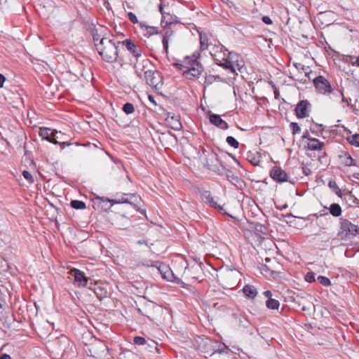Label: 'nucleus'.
<instances>
[{
  "instance_id": "48",
  "label": "nucleus",
  "mask_w": 359,
  "mask_h": 359,
  "mask_svg": "<svg viewBox=\"0 0 359 359\" xmlns=\"http://www.w3.org/2000/svg\"><path fill=\"white\" fill-rule=\"evenodd\" d=\"M72 144H73V143L70 142H60L59 143V145H60L61 149H64L66 147L70 146Z\"/></svg>"
},
{
  "instance_id": "35",
  "label": "nucleus",
  "mask_w": 359,
  "mask_h": 359,
  "mask_svg": "<svg viewBox=\"0 0 359 359\" xmlns=\"http://www.w3.org/2000/svg\"><path fill=\"white\" fill-rule=\"evenodd\" d=\"M316 127L317 129L311 128L310 130L312 133L315 134L316 135H318L319 133H322L323 131L325 130V126L323 124H318L316 123Z\"/></svg>"
},
{
  "instance_id": "61",
  "label": "nucleus",
  "mask_w": 359,
  "mask_h": 359,
  "mask_svg": "<svg viewBox=\"0 0 359 359\" xmlns=\"http://www.w3.org/2000/svg\"><path fill=\"white\" fill-rule=\"evenodd\" d=\"M353 177L354 179L359 181V172L353 173Z\"/></svg>"
},
{
  "instance_id": "18",
  "label": "nucleus",
  "mask_w": 359,
  "mask_h": 359,
  "mask_svg": "<svg viewBox=\"0 0 359 359\" xmlns=\"http://www.w3.org/2000/svg\"><path fill=\"white\" fill-rule=\"evenodd\" d=\"M175 22H177V17L169 13H166L162 16L161 25L163 27L166 28L168 25L175 23Z\"/></svg>"
},
{
  "instance_id": "62",
  "label": "nucleus",
  "mask_w": 359,
  "mask_h": 359,
  "mask_svg": "<svg viewBox=\"0 0 359 359\" xmlns=\"http://www.w3.org/2000/svg\"><path fill=\"white\" fill-rule=\"evenodd\" d=\"M354 64L356 65V67H359V55L356 57V59L354 61Z\"/></svg>"
},
{
  "instance_id": "5",
  "label": "nucleus",
  "mask_w": 359,
  "mask_h": 359,
  "mask_svg": "<svg viewBox=\"0 0 359 359\" xmlns=\"http://www.w3.org/2000/svg\"><path fill=\"white\" fill-rule=\"evenodd\" d=\"M106 201L111 203V205L120 203H128L134 209L141 213H145V210H141L139 205L142 200L141 198L136 194H123L120 196H116L114 199H106Z\"/></svg>"
},
{
  "instance_id": "40",
  "label": "nucleus",
  "mask_w": 359,
  "mask_h": 359,
  "mask_svg": "<svg viewBox=\"0 0 359 359\" xmlns=\"http://www.w3.org/2000/svg\"><path fill=\"white\" fill-rule=\"evenodd\" d=\"M292 134L295 135L300 132L301 129L297 123L292 122L290 125Z\"/></svg>"
},
{
  "instance_id": "30",
  "label": "nucleus",
  "mask_w": 359,
  "mask_h": 359,
  "mask_svg": "<svg viewBox=\"0 0 359 359\" xmlns=\"http://www.w3.org/2000/svg\"><path fill=\"white\" fill-rule=\"evenodd\" d=\"M71 207L76 210H83L86 208V203L82 201L73 200L70 203Z\"/></svg>"
},
{
  "instance_id": "50",
  "label": "nucleus",
  "mask_w": 359,
  "mask_h": 359,
  "mask_svg": "<svg viewBox=\"0 0 359 359\" xmlns=\"http://www.w3.org/2000/svg\"><path fill=\"white\" fill-rule=\"evenodd\" d=\"M328 186L333 189H336L338 187L335 181H330L328 183Z\"/></svg>"
},
{
  "instance_id": "47",
  "label": "nucleus",
  "mask_w": 359,
  "mask_h": 359,
  "mask_svg": "<svg viewBox=\"0 0 359 359\" xmlns=\"http://www.w3.org/2000/svg\"><path fill=\"white\" fill-rule=\"evenodd\" d=\"M168 42H169V40H168V39H163V40H162L163 49L166 53H168Z\"/></svg>"
},
{
  "instance_id": "60",
  "label": "nucleus",
  "mask_w": 359,
  "mask_h": 359,
  "mask_svg": "<svg viewBox=\"0 0 359 359\" xmlns=\"http://www.w3.org/2000/svg\"><path fill=\"white\" fill-rule=\"evenodd\" d=\"M158 8H159V11H160V13H161L162 16L163 15V14H165V13H166V12H165V11H164V10H163V5H162V4H160V5H159Z\"/></svg>"
},
{
  "instance_id": "64",
  "label": "nucleus",
  "mask_w": 359,
  "mask_h": 359,
  "mask_svg": "<svg viewBox=\"0 0 359 359\" xmlns=\"http://www.w3.org/2000/svg\"><path fill=\"white\" fill-rule=\"evenodd\" d=\"M135 73L137 75V76H139L140 78H142V73L140 72L137 69L135 71Z\"/></svg>"
},
{
  "instance_id": "56",
  "label": "nucleus",
  "mask_w": 359,
  "mask_h": 359,
  "mask_svg": "<svg viewBox=\"0 0 359 359\" xmlns=\"http://www.w3.org/2000/svg\"><path fill=\"white\" fill-rule=\"evenodd\" d=\"M148 99H149V100L151 103H153L155 106L156 105V101H155V99H154V96H152V95H149L148 96Z\"/></svg>"
},
{
  "instance_id": "52",
  "label": "nucleus",
  "mask_w": 359,
  "mask_h": 359,
  "mask_svg": "<svg viewBox=\"0 0 359 359\" xmlns=\"http://www.w3.org/2000/svg\"><path fill=\"white\" fill-rule=\"evenodd\" d=\"M302 170H303V173L306 176L309 175L311 173V169L307 167H303Z\"/></svg>"
},
{
  "instance_id": "53",
  "label": "nucleus",
  "mask_w": 359,
  "mask_h": 359,
  "mask_svg": "<svg viewBox=\"0 0 359 359\" xmlns=\"http://www.w3.org/2000/svg\"><path fill=\"white\" fill-rule=\"evenodd\" d=\"M5 81L6 77L2 74H0V88H3Z\"/></svg>"
},
{
  "instance_id": "8",
  "label": "nucleus",
  "mask_w": 359,
  "mask_h": 359,
  "mask_svg": "<svg viewBox=\"0 0 359 359\" xmlns=\"http://www.w3.org/2000/svg\"><path fill=\"white\" fill-rule=\"evenodd\" d=\"M270 177L277 183L288 182V175L280 167L273 166L270 172Z\"/></svg>"
},
{
  "instance_id": "22",
  "label": "nucleus",
  "mask_w": 359,
  "mask_h": 359,
  "mask_svg": "<svg viewBox=\"0 0 359 359\" xmlns=\"http://www.w3.org/2000/svg\"><path fill=\"white\" fill-rule=\"evenodd\" d=\"M200 50L203 51L208 48V37L206 33L199 32Z\"/></svg>"
},
{
  "instance_id": "20",
  "label": "nucleus",
  "mask_w": 359,
  "mask_h": 359,
  "mask_svg": "<svg viewBox=\"0 0 359 359\" xmlns=\"http://www.w3.org/2000/svg\"><path fill=\"white\" fill-rule=\"evenodd\" d=\"M243 292L245 297L250 299H254L257 295V290L256 287L251 285H246L243 288Z\"/></svg>"
},
{
  "instance_id": "33",
  "label": "nucleus",
  "mask_w": 359,
  "mask_h": 359,
  "mask_svg": "<svg viewBox=\"0 0 359 359\" xmlns=\"http://www.w3.org/2000/svg\"><path fill=\"white\" fill-rule=\"evenodd\" d=\"M317 280H318V282L323 285V286H329L331 285V281L330 280L325 277V276H319L318 278H317Z\"/></svg>"
},
{
  "instance_id": "9",
  "label": "nucleus",
  "mask_w": 359,
  "mask_h": 359,
  "mask_svg": "<svg viewBox=\"0 0 359 359\" xmlns=\"http://www.w3.org/2000/svg\"><path fill=\"white\" fill-rule=\"evenodd\" d=\"M121 43L137 59L141 57L142 53L141 47L135 43L130 39H127L121 41Z\"/></svg>"
},
{
  "instance_id": "49",
  "label": "nucleus",
  "mask_w": 359,
  "mask_h": 359,
  "mask_svg": "<svg viewBox=\"0 0 359 359\" xmlns=\"http://www.w3.org/2000/svg\"><path fill=\"white\" fill-rule=\"evenodd\" d=\"M262 21L266 25H271L273 22L272 20L269 16L262 17Z\"/></svg>"
},
{
  "instance_id": "3",
  "label": "nucleus",
  "mask_w": 359,
  "mask_h": 359,
  "mask_svg": "<svg viewBox=\"0 0 359 359\" xmlns=\"http://www.w3.org/2000/svg\"><path fill=\"white\" fill-rule=\"evenodd\" d=\"M199 55L198 53H194L191 56L184 57L183 67L186 69L183 71V76L186 79L190 80L196 79L203 71L202 65L197 60Z\"/></svg>"
},
{
  "instance_id": "23",
  "label": "nucleus",
  "mask_w": 359,
  "mask_h": 359,
  "mask_svg": "<svg viewBox=\"0 0 359 359\" xmlns=\"http://www.w3.org/2000/svg\"><path fill=\"white\" fill-rule=\"evenodd\" d=\"M247 160L253 165H259L260 163V156L258 154L249 151L247 154Z\"/></svg>"
},
{
  "instance_id": "28",
  "label": "nucleus",
  "mask_w": 359,
  "mask_h": 359,
  "mask_svg": "<svg viewBox=\"0 0 359 359\" xmlns=\"http://www.w3.org/2000/svg\"><path fill=\"white\" fill-rule=\"evenodd\" d=\"M93 291L96 297L100 299H102L107 297V291L100 286L95 285L93 289Z\"/></svg>"
},
{
  "instance_id": "7",
  "label": "nucleus",
  "mask_w": 359,
  "mask_h": 359,
  "mask_svg": "<svg viewBox=\"0 0 359 359\" xmlns=\"http://www.w3.org/2000/svg\"><path fill=\"white\" fill-rule=\"evenodd\" d=\"M340 231L339 235H344L346 237H354L359 235V226L351 223L348 219H340Z\"/></svg>"
},
{
  "instance_id": "12",
  "label": "nucleus",
  "mask_w": 359,
  "mask_h": 359,
  "mask_svg": "<svg viewBox=\"0 0 359 359\" xmlns=\"http://www.w3.org/2000/svg\"><path fill=\"white\" fill-rule=\"evenodd\" d=\"M155 309H157V305L154 302L149 301L144 304L142 308H137V312L151 319Z\"/></svg>"
},
{
  "instance_id": "38",
  "label": "nucleus",
  "mask_w": 359,
  "mask_h": 359,
  "mask_svg": "<svg viewBox=\"0 0 359 359\" xmlns=\"http://www.w3.org/2000/svg\"><path fill=\"white\" fill-rule=\"evenodd\" d=\"M158 264V261H152L149 259L144 260L142 264L147 267H155L156 268Z\"/></svg>"
},
{
  "instance_id": "59",
  "label": "nucleus",
  "mask_w": 359,
  "mask_h": 359,
  "mask_svg": "<svg viewBox=\"0 0 359 359\" xmlns=\"http://www.w3.org/2000/svg\"><path fill=\"white\" fill-rule=\"evenodd\" d=\"M334 191L336 193V194L339 196V197H341V189L339 188V187L334 189Z\"/></svg>"
},
{
  "instance_id": "14",
  "label": "nucleus",
  "mask_w": 359,
  "mask_h": 359,
  "mask_svg": "<svg viewBox=\"0 0 359 359\" xmlns=\"http://www.w3.org/2000/svg\"><path fill=\"white\" fill-rule=\"evenodd\" d=\"M72 274L74 278V281L78 283L79 286H87L89 278L85 276V273L77 269H74L72 270Z\"/></svg>"
},
{
  "instance_id": "6",
  "label": "nucleus",
  "mask_w": 359,
  "mask_h": 359,
  "mask_svg": "<svg viewBox=\"0 0 359 359\" xmlns=\"http://www.w3.org/2000/svg\"><path fill=\"white\" fill-rule=\"evenodd\" d=\"M239 55L236 53H229V58H222V60L215 59L216 63L226 69H229L232 73L236 72V68L239 71L243 67V61L238 60Z\"/></svg>"
},
{
  "instance_id": "25",
  "label": "nucleus",
  "mask_w": 359,
  "mask_h": 359,
  "mask_svg": "<svg viewBox=\"0 0 359 359\" xmlns=\"http://www.w3.org/2000/svg\"><path fill=\"white\" fill-rule=\"evenodd\" d=\"M342 162L346 166H355L356 165V161L351 157L348 153H345L343 156H341Z\"/></svg>"
},
{
  "instance_id": "36",
  "label": "nucleus",
  "mask_w": 359,
  "mask_h": 359,
  "mask_svg": "<svg viewBox=\"0 0 359 359\" xmlns=\"http://www.w3.org/2000/svg\"><path fill=\"white\" fill-rule=\"evenodd\" d=\"M356 59V57L353 55H344L342 58V61L345 63H349L351 64L353 66H356L355 64H354V61Z\"/></svg>"
},
{
  "instance_id": "43",
  "label": "nucleus",
  "mask_w": 359,
  "mask_h": 359,
  "mask_svg": "<svg viewBox=\"0 0 359 359\" xmlns=\"http://www.w3.org/2000/svg\"><path fill=\"white\" fill-rule=\"evenodd\" d=\"M174 32L170 28H166L163 39H165L170 40L172 36L173 35Z\"/></svg>"
},
{
  "instance_id": "21",
  "label": "nucleus",
  "mask_w": 359,
  "mask_h": 359,
  "mask_svg": "<svg viewBox=\"0 0 359 359\" xmlns=\"http://www.w3.org/2000/svg\"><path fill=\"white\" fill-rule=\"evenodd\" d=\"M57 133V130L50 131L48 128H40L39 134L43 140L49 141L50 137H54Z\"/></svg>"
},
{
  "instance_id": "19",
  "label": "nucleus",
  "mask_w": 359,
  "mask_h": 359,
  "mask_svg": "<svg viewBox=\"0 0 359 359\" xmlns=\"http://www.w3.org/2000/svg\"><path fill=\"white\" fill-rule=\"evenodd\" d=\"M226 179L232 184L236 187H242V185L244 184L243 180L241 177L235 175L230 170H228V172L226 173Z\"/></svg>"
},
{
  "instance_id": "1",
  "label": "nucleus",
  "mask_w": 359,
  "mask_h": 359,
  "mask_svg": "<svg viewBox=\"0 0 359 359\" xmlns=\"http://www.w3.org/2000/svg\"><path fill=\"white\" fill-rule=\"evenodd\" d=\"M118 44L121 41H116L114 36L111 35V37L103 36L100 43H95V48L104 61L111 63L117 60Z\"/></svg>"
},
{
  "instance_id": "17",
  "label": "nucleus",
  "mask_w": 359,
  "mask_h": 359,
  "mask_svg": "<svg viewBox=\"0 0 359 359\" xmlns=\"http://www.w3.org/2000/svg\"><path fill=\"white\" fill-rule=\"evenodd\" d=\"M325 144L316 138L309 139L306 148L311 151H320L323 149Z\"/></svg>"
},
{
  "instance_id": "2",
  "label": "nucleus",
  "mask_w": 359,
  "mask_h": 359,
  "mask_svg": "<svg viewBox=\"0 0 359 359\" xmlns=\"http://www.w3.org/2000/svg\"><path fill=\"white\" fill-rule=\"evenodd\" d=\"M141 72H143L144 80L148 86L156 91L162 88L163 81L161 73L149 59L142 61Z\"/></svg>"
},
{
  "instance_id": "10",
  "label": "nucleus",
  "mask_w": 359,
  "mask_h": 359,
  "mask_svg": "<svg viewBox=\"0 0 359 359\" xmlns=\"http://www.w3.org/2000/svg\"><path fill=\"white\" fill-rule=\"evenodd\" d=\"M137 32L143 36L149 38L152 35L158 33V28L154 26H149L144 22H140L137 25Z\"/></svg>"
},
{
  "instance_id": "41",
  "label": "nucleus",
  "mask_w": 359,
  "mask_h": 359,
  "mask_svg": "<svg viewBox=\"0 0 359 359\" xmlns=\"http://www.w3.org/2000/svg\"><path fill=\"white\" fill-rule=\"evenodd\" d=\"M133 342L136 345L141 346L146 344V339L142 337L137 336L134 338Z\"/></svg>"
},
{
  "instance_id": "15",
  "label": "nucleus",
  "mask_w": 359,
  "mask_h": 359,
  "mask_svg": "<svg viewBox=\"0 0 359 359\" xmlns=\"http://www.w3.org/2000/svg\"><path fill=\"white\" fill-rule=\"evenodd\" d=\"M210 122L215 126L222 129L226 130L229 128L228 123L224 121L221 116L216 114H211L209 116Z\"/></svg>"
},
{
  "instance_id": "4",
  "label": "nucleus",
  "mask_w": 359,
  "mask_h": 359,
  "mask_svg": "<svg viewBox=\"0 0 359 359\" xmlns=\"http://www.w3.org/2000/svg\"><path fill=\"white\" fill-rule=\"evenodd\" d=\"M313 85L316 90L323 95L329 94L336 98L343 95V92L332 87L330 81L323 76H318L313 79Z\"/></svg>"
},
{
  "instance_id": "31",
  "label": "nucleus",
  "mask_w": 359,
  "mask_h": 359,
  "mask_svg": "<svg viewBox=\"0 0 359 359\" xmlns=\"http://www.w3.org/2000/svg\"><path fill=\"white\" fill-rule=\"evenodd\" d=\"M123 111L126 114H133L135 111V107L134 105L130 102L126 103L123 107Z\"/></svg>"
},
{
  "instance_id": "13",
  "label": "nucleus",
  "mask_w": 359,
  "mask_h": 359,
  "mask_svg": "<svg viewBox=\"0 0 359 359\" xmlns=\"http://www.w3.org/2000/svg\"><path fill=\"white\" fill-rule=\"evenodd\" d=\"M201 197L203 201L209 204L211 207L218 210L219 212L224 210L223 208L218 205L217 202L214 200L210 191H204L201 194Z\"/></svg>"
},
{
  "instance_id": "37",
  "label": "nucleus",
  "mask_w": 359,
  "mask_h": 359,
  "mask_svg": "<svg viewBox=\"0 0 359 359\" xmlns=\"http://www.w3.org/2000/svg\"><path fill=\"white\" fill-rule=\"evenodd\" d=\"M22 175L25 177V179L27 180L29 184H32L34 182L32 175L29 171L24 170L22 172Z\"/></svg>"
},
{
  "instance_id": "51",
  "label": "nucleus",
  "mask_w": 359,
  "mask_h": 359,
  "mask_svg": "<svg viewBox=\"0 0 359 359\" xmlns=\"http://www.w3.org/2000/svg\"><path fill=\"white\" fill-rule=\"evenodd\" d=\"M302 140H307L309 141V139H312L313 137H311L309 135V133L308 130H306V132H304V133L303 134L302 137Z\"/></svg>"
},
{
  "instance_id": "16",
  "label": "nucleus",
  "mask_w": 359,
  "mask_h": 359,
  "mask_svg": "<svg viewBox=\"0 0 359 359\" xmlns=\"http://www.w3.org/2000/svg\"><path fill=\"white\" fill-rule=\"evenodd\" d=\"M165 121L168 126L175 130H180L182 128V125L177 116L169 114Z\"/></svg>"
},
{
  "instance_id": "24",
  "label": "nucleus",
  "mask_w": 359,
  "mask_h": 359,
  "mask_svg": "<svg viewBox=\"0 0 359 359\" xmlns=\"http://www.w3.org/2000/svg\"><path fill=\"white\" fill-rule=\"evenodd\" d=\"M330 213L335 217H339L342 213L341 206L338 203H332L329 208Z\"/></svg>"
},
{
  "instance_id": "11",
  "label": "nucleus",
  "mask_w": 359,
  "mask_h": 359,
  "mask_svg": "<svg viewBox=\"0 0 359 359\" xmlns=\"http://www.w3.org/2000/svg\"><path fill=\"white\" fill-rule=\"evenodd\" d=\"M310 106V103L306 100L299 101L295 108L297 117L304 118L309 116V108Z\"/></svg>"
},
{
  "instance_id": "42",
  "label": "nucleus",
  "mask_w": 359,
  "mask_h": 359,
  "mask_svg": "<svg viewBox=\"0 0 359 359\" xmlns=\"http://www.w3.org/2000/svg\"><path fill=\"white\" fill-rule=\"evenodd\" d=\"M127 15H128V18L132 23L137 24L139 25L140 22H139L138 19H137V16L135 15V14H134L132 12H129V13H128Z\"/></svg>"
},
{
  "instance_id": "63",
  "label": "nucleus",
  "mask_w": 359,
  "mask_h": 359,
  "mask_svg": "<svg viewBox=\"0 0 359 359\" xmlns=\"http://www.w3.org/2000/svg\"><path fill=\"white\" fill-rule=\"evenodd\" d=\"M137 243L140 245L147 244V241L144 240H140L137 241Z\"/></svg>"
},
{
  "instance_id": "27",
  "label": "nucleus",
  "mask_w": 359,
  "mask_h": 359,
  "mask_svg": "<svg viewBox=\"0 0 359 359\" xmlns=\"http://www.w3.org/2000/svg\"><path fill=\"white\" fill-rule=\"evenodd\" d=\"M346 140L351 145L359 147V134H351L346 137Z\"/></svg>"
},
{
  "instance_id": "57",
  "label": "nucleus",
  "mask_w": 359,
  "mask_h": 359,
  "mask_svg": "<svg viewBox=\"0 0 359 359\" xmlns=\"http://www.w3.org/2000/svg\"><path fill=\"white\" fill-rule=\"evenodd\" d=\"M49 142H51L54 144H59L60 142H58L56 139H55L53 137H50V140L48 141Z\"/></svg>"
},
{
  "instance_id": "29",
  "label": "nucleus",
  "mask_w": 359,
  "mask_h": 359,
  "mask_svg": "<svg viewBox=\"0 0 359 359\" xmlns=\"http://www.w3.org/2000/svg\"><path fill=\"white\" fill-rule=\"evenodd\" d=\"M266 306L269 309H278L280 306V303L277 299L269 298L266 302Z\"/></svg>"
},
{
  "instance_id": "54",
  "label": "nucleus",
  "mask_w": 359,
  "mask_h": 359,
  "mask_svg": "<svg viewBox=\"0 0 359 359\" xmlns=\"http://www.w3.org/2000/svg\"><path fill=\"white\" fill-rule=\"evenodd\" d=\"M264 295L266 297H267V298H268V299H269V298H271V296H272V293H271V292L270 290H266V291H264Z\"/></svg>"
},
{
  "instance_id": "58",
  "label": "nucleus",
  "mask_w": 359,
  "mask_h": 359,
  "mask_svg": "<svg viewBox=\"0 0 359 359\" xmlns=\"http://www.w3.org/2000/svg\"><path fill=\"white\" fill-rule=\"evenodd\" d=\"M0 359H11L8 354L4 353L0 356Z\"/></svg>"
},
{
  "instance_id": "34",
  "label": "nucleus",
  "mask_w": 359,
  "mask_h": 359,
  "mask_svg": "<svg viewBox=\"0 0 359 359\" xmlns=\"http://www.w3.org/2000/svg\"><path fill=\"white\" fill-rule=\"evenodd\" d=\"M156 269L158 270V271L162 275L165 272H169V269L170 268H169V266L167 264H164L163 262H158V266H157Z\"/></svg>"
},
{
  "instance_id": "45",
  "label": "nucleus",
  "mask_w": 359,
  "mask_h": 359,
  "mask_svg": "<svg viewBox=\"0 0 359 359\" xmlns=\"http://www.w3.org/2000/svg\"><path fill=\"white\" fill-rule=\"evenodd\" d=\"M161 276L164 279H166L167 280H172V278L173 277L174 275L171 271L170 269H169V272H165Z\"/></svg>"
},
{
  "instance_id": "26",
  "label": "nucleus",
  "mask_w": 359,
  "mask_h": 359,
  "mask_svg": "<svg viewBox=\"0 0 359 359\" xmlns=\"http://www.w3.org/2000/svg\"><path fill=\"white\" fill-rule=\"evenodd\" d=\"M345 200L349 206L357 205L359 207V199L357 198L351 192H348L346 194Z\"/></svg>"
},
{
  "instance_id": "39",
  "label": "nucleus",
  "mask_w": 359,
  "mask_h": 359,
  "mask_svg": "<svg viewBox=\"0 0 359 359\" xmlns=\"http://www.w3.org/2000/svg\"><path fill=\"white\" fill-rule=\"evenodd\" d=\"M215 81H216V76L214 75L210 74V75H207L205 76L204 83L205 86H209V85L212 84V83H214Z\"/></svg>"
},
{
  "instance_id": "32",
  "label": "nucleus",
  "mask_w": 359,
  "mask_h": 359,
  "mask_svg": "<svg viewBox=\"0 0 359 359\" xmlns=\"http://www.w3.org/2000/svg\"><path fill=\"white\" fill-rule=\"evenodd\" d=\"M226 142L231 147L237 149L239 147V142L232 136H228L226 137Z\"/></svg>"
},
{
  "instance_id": "55",
  "label": "nucleus",
  "mask_w": 359,
  "mask_h": 359,
  "mask_svg": "<svg viewBox=\"0 0 359 359\" xmlns=\"http://www.w3.org/2000/svg\"><path fill=\"white\" fill-rule=\"evenodd\" d=\"M340 97H341V100H342V102H346L347 103V105H348L350 104V102H351V99H347L346 98L344 95L342 96H340L338 99H339Z\"/></svg>"
},
{
  "instance_id": "44",
  "label": "nucleus",
  "mask_w": 359,
  "mask_h": 359,
  "mask_svg": "<svg viewBox=\"0 0 359 359\" xmlns=\"http://www.w3.org/2000/svg\"><path fill=\"white\" fill-rule=\"evenodd\" d=\"M305 280L309 283L315 281V273L313 272H309L305 276Z\"/></svg>"
},
{
  "instance_id": "46",
  "label": "nucleus",
  "mask_w": 359,
  "mask_h": 359,
  "mask_svg": "<svg viewBox=\"0 0 359 359\" xmlns=\"http://www.w3.org/2000/svg\"><path fill=\"white\" fill-rule=\"evenodd\" d=\"M103 36H102L101 35H100L99 34H93V41H94V43H100V41L102 40V38Z\"/></svg>"
}]
</instances>
